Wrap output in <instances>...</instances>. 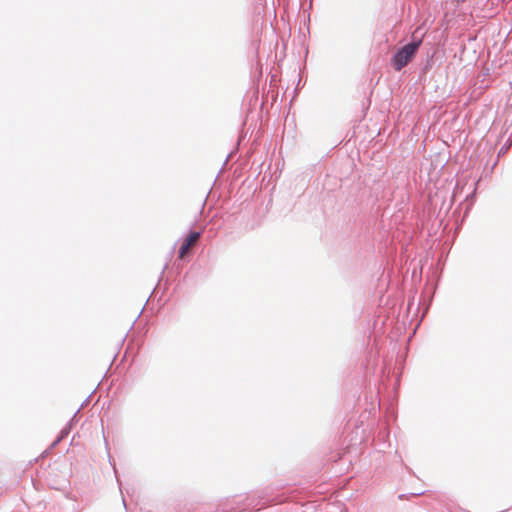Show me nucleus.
Segmentation results:
<instances>
[{
    "mask_svg": "<svg viewBox=\"0 0 512 512\" xmlns=\"http://www.w3.org/2000/svg\"><path fill=\"white\" fill-rule=\"evenodd\" d=\"M456 2H464L465 0H455Z\"/></svg>",
    "mask_w": 512,
    "mask_h": 512,
    "instance_id": "obj_3",
    "label": "nucleus"
},
{
    "mask_svg": "<svg viewBox=\"0 0 512 512\" xmlns=\"http://www.w3.org/2000/svg\"><path fill=\"white\" fill-rule=\"evenodd\" d=\"M200 236V232L193 231L189 233V235L183 240L179 249V259H185L191 254L193 248L196 246L198 240L200 239Z\"/></svg>",
    "mask_w": 512,
    "mask_h": 512,
    "instance_id": "obj_2",
    "label": "nucleus"
},
{
    "mask_svg": "<svg viewBox=\"0 0 512 512\" xmlns=\"http://www.w3.org/2000/svg\"><path fill=\"white\" fill-rule=\"evenodd\" d=\"M418 47L419 43L413 42L401 48L392 59L395 70L400 71L404 66H406L411 61Z\"/></svg>",
    "mask_w": 512,
    "mask_h": 512,
    "instance_id": "obj_1",
    "label": "nucleus"
}]
</instances>
